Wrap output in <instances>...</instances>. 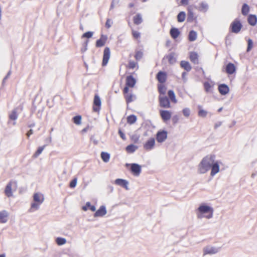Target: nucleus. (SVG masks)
<instances>
[{
	"label": "nucleus",
	"mask_w": 257,
	"mask_h": 257,
	"mask_svg": "<svg viewBox=\"0 0 257 257\" xmlns=\"http://www.w3.org/2000/svg\"><path fill=\"white\" fill-rule=\"evenodd\" d=\"M214 155L207 156L203 158L198 166V172L200 174H204L207 172L211 166L216 161Z\"/></svg>",
	"instance_id": "1"
},
{
	"label": "nucleus",
	"mask_w": 257,
	"mask_h": 257,
	"mask_svg": "<svg viewBox=\"0 0 257 257\" xmlns=\"http://www.w3.org/2000/svg\"><path fill=\"white\" fill-rule=\"evenodd\" d=\"M44 200L43 195L40 193H35L33 195L34 202L31 205V210L34 209L38 210L40 205L43 202Z\"/></svg>",
	"instance_id": "2"
},
{
	"label": "nucleus",
	"mask_w": 257,
	"mask_h": 257,
	"mask_svg": "<svg viewBox=\"0 0 257 257\" xmlns=\"http://www.w3.org/2000/svg\"><path fill=\"white\" fill-rule=\"evenodd\" d=\"M242 27V25L240 20L236 18L235 19L230 25V31L233 33H238Z\"/></svg>",
	"instance_id": "3"
},
{
	"label": "nucleus",
	"mask_w": 257,
	"mask_h": 257,
	"mask_svg": "<svg viewBox=\"0 0 257 257\" xmlns=\"http://www.w3.org/2000/svg\"><path fill=\"white\" fill-rule=\"evenodd\" d=\"M198 210L201 214L209 213L206 217L208 219L211 218L213 216V209L212 207L204 204L201 205L198 208Z\"/></svg>",
	"instance_id": "4"
},
{
	"label": "nucleus",
	"mask_w": 257,
	"mask_h": 257,
	"mask_svg": "<svg viewBox=\"0 0 257 257\" xmlns=\"http://www.w3.org/2000/svg\"><path fill=\"white\" fill-rule=\"evenodd\" d=\"M159 102L160 106L162 108H169L171 107L169 99L166 96L160 95L159 96Z\"/></svg>",
	"instance_id": "5"
},
{
	"label": "nucleus",
	"mask_w": 257,
	"mask_h": 257,
	"mask_svg": "<svg viewBox=\"0 0 257 257\" xmlns=\"http://www.w3.org/2000/svg\"><path fill=\"white\" fill-rule=\"evenodd\" d=\"M219 250V247L208 245L204 247L203 249V255L204 256L207 254H214L218 252Z\"/></svg>",
	"instance_id": "6"
},
{
	"label": "nucleus",
	"mask_w": 257,
	"mask_h": 257,
	"mask_svg": "<svg viewBox=\"0 0 257 257\" xmlns=\"http://www.w3.org/2000/svg\"><path fill=\"white\" fill-rule=\"evenodd\" d=\"M168 133L165 130H160L156 134V140L158 143L164 142L167 138Z\"/></svg>",
	"instance_id": "7"
},
{
	"label": "nucleus",
	"mask_w": 257,
	"mask_h": 257,
	"mask_svg": "<svg viewBox=\"0 0 257 257\" xmlns=\"http://www.w3.org/2000/svg\"><path fill=\"white\" fill-rule=\"evenodd\" d=\"M130 165V170L133 174L139 176L141 172V166L136 163H132Z\"/></svg>",
	"instance_id": "8"
},
{
	"label": "nucleus",
	"mask_w": 257,
	"mask_h": 257,
	"mask_svg": "<svg viewBox=\"0 0 257 257\" xmlns=\"http://www.w3.org/2000/svg\"><path fill=\"white\" fill-rule=\"evenodd\" d=\"M110 51L108 47H105L103 51L102 65L105 66L107 65L110 58Z\"/></svg>",
	"instance_id": "9"
},
{
	"label": "nucleus",
	"mask_w": 257,
	"mask_h": 257,
	"mask_svg": "<svg viewBox=\"0 0 257 257\" xmlns=\"http://www.w3.org/2000/svg\"><path fill=\"white\" fill-rule=\"evenodd\" d=\"M101 104V102L100 97L98 95H95L93 100V111L95 112H99L100 109Z\"/></svg>",
	"instance_id": "10"
},
{
	"label": "nucleus",
	"mask_w": 257,
	"mask_h": 257,
	"mask_svg": "<svg viewBox=\"0 0 257 257\" xmlns=\"http://www.w3.org/2000/svg\"><path fill=\"white\" fill-rule=\"evenodd\" d=\"M155 145V140L154 138L149 139L144 145V148L147 151H150L153 149Z\"/></svg>",
	"instance_id": "11"
},
{
	"label": "nucleus",
	"mask_w": 257,
	"mask_h": 257,
	"mask_svg": "<svg viewBox=\"0 0 257 257\" xmlns=\"http://www.w3.org/2000/svg\"><path fill=\"white\" fill-rule=\"evenodd\" d=\"M160 116L164 121L169 120L171 117V113L167 110H160Z\"/></svg>",
	"instance_id": "12"
},
{
	"label": "nucleus",
	"mask_w": 257,
	"mask_h": 257,
	"mask_svg": "<svg viewBox=\"0 0 257 257\" xmlns=\"http://www.w3.org/2000/svg\"><path fill=\"white\" fill-rule=\"evenodd\" d=\"M156 78L160 83H164L167 80V73L164 71H159L157 75Z\"/></svg>",
	"instance_id": "13"
},
{
	"label": "nucleus",
	"mask_w": 257,
	"mask_h": 257,
	"mask_svg": "<svg viewBox=\"0 0 257 257\" xmlns=\"http://www.w3.org/2000/svg\"><path fill=\"white\" fill-rule=\"evenodd\" d=\"M114 183L118 186H120L125 188L127 190L129 189L128 187V182L126 180L122 179H116L114 181Z\"/></svg>",
	"instance_id": "14"
},
{
	"label": "nucleus",
	"mask_w": 257,
	"mask_h": 257,
	"mask_svg": "<svg viewBox=\"0 0 257 257\" xmlns=\"http://www.w3.org/2000/svg\"><path fill=\"white\" fill-rule=\"evenodd\" d=\"M107 213L106 207L104 205L101 206L94 213V216L102 217L104 216Z\"/></svg>",
	"instance_id": "15"
},
{
	"label": "nucleus",
	"mask_w": 257,
	"mask_h": 257,
	"mask_svg": "<svg viewBox=\"0 0 257 257\" xmlns=\"http://www.w3.org/2000/svg\"><path fill=\"white\" fill-rule=\"evenodd\" d=\"M13 183L16 184V182L15 181H11L7 184L5 188V193L6 195L8 197L13 196V192L12 191V187Z\"/></svg>",
	"instance_id": "16"
},
{
	"label": "nucleus",
	"mask_w": 257,
	"mask_h": 257,
	"mask_svg": "<svg viewBox=\"0 0 257 257\" xmlns=\"http://www.w3.org/2000/svg\"><path fill=\"white\" fill-rule=\"evenodd\" d=\"M166 58L168 59V62L170 64H174L176 62V57L175 53L174 52H171L169 53L168 55H166L163 59V61Z\"/></svg>",
	"instance_id": "17"
},
{
	"label": "nucleus",
	"mask_w": 257,
	"mask_h": 257,
	"mask_svg": "<svg viewBox=\"0 0 257 257\" xmlns=\"http://www.w3.org/2000/svg\"><path fill=\"white\" fill-rule=\"evenodd\" d=\"M107 40V36L104 35H101L100 39L96 42V47H101L103 46Z\"/></svg>",
	"instance_id": "18"
},
{
	"label": "nucleus",
	"mask_w": 257,
	"mask_h": 257,
	"mask_svg": "<svg viewBox=\"0 0 257 257\" xmlns=\"http://www.w3.org/2000/svg\"><path fill=\"white\" fill-rule=\"evenodd\" d=\"M218 89L219 93L222 95L227 94L229 91V88L228 86L225 84H221L219 85Z\"/></svg>",
	"instance_id": "19"
},
{
	"label": "nucleus",
	"mask_w": 257,
	"mask_h": 257,
	"mask_svg": "<svg viewBox=\"0 0 257 257\" xmlns=\"http://www.w3.org/2000/svg\"><path fill=\"white\" fill-rule=\"evenodd\" d=\"M236 71V68L235 65L231 63H228L225 67V71L228 74H232L234 73Z\"/></svg>",
	"instance_id": "20"
},
{
	"label": "nucleus",
	"mask_w": 257,
	"mask_h": 257,
	"mask_svg": "<svg viewBox=\"0 0 257 257\" xmlns=\"http://www.w3.org/2000/svg\"><path fill=\"white\" fill-rule=\"evenodd\" d=\"M136 83V79L132 75H130L126 77L125 85L130 87H133Z\"/></svg>",
	"instance_id": "21"
},
{
	"label": "nucleus",
	"mask_w": 257,
	"mask_h": 257,
	"mask_svg": "<svg viewBox=\"0 0 257 257\" xmlns=\"http://www.w3.org/2000/svg\"><path fill=\"white\" fill-rule=\"evenodd\" d=\"M210 169L211 170L210 175L212 176H214L216 174H217L219 171V166L217 161H216L213 165L211 166Z\"/></svg>",
	"instance_id": "22"
},
{
	"label": "nucleus",
	"mask_w": 257,
	"mask_h": 257,
	"mask_svg": "<svg viewBox=\"0 0 257 257\" xmlns=\"http://www.w3.org/2000/svg\"><path fill=\"white\" fill-rule=\"evenodd\" d=\"M9 216L8 212L4 210L0 211V222L1 223H6L8 221V217Z\"/></svg>",
	"instance_id": "23"
},
{
	"label": "nucleus",
	"mask_w": 257,
	"mask_h": 257,
	"mask_svg": "<svg viewBox=\"0 0 257 257\" xmlns=\"http://www.w3.org/2000/svg\"><path fill=\"white\" fill-rule=\"evenodd\" d=\"M247 22L250 25L252 26H255L257 23L256 16L255 15H249L247 18Z\"/></svg>",
	"instance_id": "24"
},
{
	"label": "nucleus",
	"mask_w": 257,
	"mask_h": 257,
	"mask_svg": "<svg viewBox=\"0 0 257 257\" xmlns=\"http://www.w3.org/2000/svg\"><path fill=\"white\" fill-rule=\"evenodd\" d=\"M170 34L173 39H175L178 37L180 34V32L178 28H172L170 31Z\"/></svg>",
	"instance_id": "25"
},
{
	"label": "nucleus",
	"mask_w": 257,
	"mask_h": 257,
	"mask_svg": "<svg viewBox=\"0 0 257 257\" xmlns=\"http://www.w3.org/2000/svg\"><path fill=\"white\" fill-rule=\"evenodd\" d=\"M126 102L128 104L136 99V96L132 93H127L124 95Z\"/></svg>",
	"instance_id": "26"
},
{
	"label": "nucleus",
	"mask_w": 257,
	"mask_h": 257,
	"mask_svg": "<svg viewBox=\"0 0 257 257\" xmlns=\"http://www.w3.org/2000/svg\"><path fill=\"white\" fill-rule=\"evenodd\" d=\"M191 61L195 64H198V55L197 53L192 52L189 55Z\"/></svg>",
	"instance_id": "27"
},
{
	"label": "nucleus",
	"mask_w": 257,
	"mask_h": 257,
	"mask_svg": "<svg viewBox=\"0 0 257 257\" xmlns=\"http://www.w3.org/2000/svg\"><path fill=\"white\" fill-rule=\"evenodd\" d=\"M180 66L187 72H189L192 69L190 63L188 61H181L180 62Z\"/></svg>",
	"instance_id": "28"
},
{
	"label": "nucleus",
	"mask_w": 257,
	"mask_h": 257,
	"mask_svg": "<svg viewBox=\"0 0 257 257\" xmlns=\"http://www.w3.org/2000/svg\"><path fill=\"white\" fill-rule=\"evenodd\" d=\"M168 95L169 100L171 101L174 103H176L177 102V100L176 99L175 93L172 90H169L168 91Z\"/></svg>",
	"instance_id": "29"
},
{
	"label": "nucleus",
	"mask_w": 257,
	"mask_h": 257,
	"mask_svg": "<svg viewBox=\"0 0 257 257\" xmlns=\"http://www.w3.org/2000/svg\"><path fill=\"white\" fill-rule=\"evenodd\" d=\"M195 19L194 15L192 11L190 9L188 10L187 21L188 22L191 23Z\"/></svg>",
	"instance_id": "30"
},
{
	"label": "nucleus",
	"mask_w": 257,
	"mask_h": 257,
	"mask_svg": "<svg viewBox=\"0 0 257 257\" xmlns=\"http://www.w3.org/2000/svg\"><path fill=\"white\" fill-rule=\"evenodd\" d=\"M196 38L197 33L194 30L190 31L188 35L189 41L190 42H193L196 40Z\"/></svg>",
	"instance_id": "31"
},
{
	"label": "nucleus",
	"mask_w": 257,
	"mask_h": 257,
	"mask_svg": "<svg viewBox=\"0 0 257 257\" xmlns=\"http://www.w3.org/2000/svg\"><path fill=\"white\" fill-rule=\"evenodd\" d=\"M134 23L137 25H139L143 22L142 16L140 14H137L133 19Z\"/></svg>",
	"instance_id": "32"
},
{
	"label": "nucleus",
	"mask_w": 257,
	"mask_h": 257,
	"mask_svg": "<svg viewBox=\"0 0 257 257\" xmlns=\"http://www.w3.org/2000/svg\"><path fill=\"white\" fill-rule=\"evenodd\" d=\"M185 18L186 13L183 11L180 12L177 16V21L179 23L184 22Z\"/></svg>",
	"instance_id": "33"
},
{
	"label": "nucleus",
	"mask_w": 257,
	"mask_h": 257,
	"mask_svg": "<svg viewBox=\"0 0 257 257\" xmlns=\"http://www.w3.org/2000/svg\"><path fill=\"white\" fill-rule=\"evenodd\" d=\"M249 11V7L246 4H243L241 8V13L243 16H246Z\"/></svg>",
	"instance_id": "34"
},
{
	"label": "nucleus",
	"mask_w": 257,
	"mask_h": 257,
	"mask_svg": "<svg viewBox=\"0 0 257 257\" xmlns=\"http://www.w3.org/2000/svg\"><path fill=\"white\" fill-rule=\"evenodd\" d=\"M101 158L103 162L107 163L110 159V155L108 153L102 152L101 153Z\"/></svg>",
	"instance_id": "35"
},
{
	"label": "nucleus",
	"mask_w": 257,
	"mask_h": 257,
	"mask_svg": "<svg viewBox=\"0 0 257 257\" xmlns=\"http://www.w3.org/2000/svg\"><path fill=\"white\" fill-rule=\"evenodd\" d=\"M198 108L199 109L198 115L200 117H206L207 114V111L203 109L202 106L201 105H198Z\"/></svg>",
	"instance_id": "36"
},
{
	"label": "nucleus",
	"mask_w": 257,
	"mask_h": 257,
	"mask_svg": "<svg viewBox=\"0 0 257 257\" xmlns=\"http://www.w3.org/2000/svg\"><path fill=\"white\" fill-rule=\"evenodd\" d=\"M137 116L134 114H132L127 117V122L130 124L134 123L137 121Z\"/></svg>",
	"instance_id": "37"
},
{
	"label": "nucleus",
	"mask_w": 257,
	"mask_h": 257,
	"mask_svg": "<svg viewBox=\"0 0 257 257\" xmlns=\"http://www.w3.org/2000/svg\"><path fill=\"white\" fill-rule=\"evenodd\" d=\"M88 208H89L92 211H95L96 210L95 206L91 205L89 202H86L85 205L82 207V209L84 211H86Z\"/></svg>",
	"instance_id": "38"
},
{
	"label": "nucleus",
	"mask_w": 257,
	"mask_h": 257,
	"mask_svg": "<svg viewBox=\"0 0 257 257\" xmlns=\"http://www.w3.org/2000/svg\"><path fill=\"white\" fill-rule=\"evenodd\" d=\"M158 91L161 95H165L166 92L167 88L163 84H159L158 85Z\"/></svg>",
	"instance_id": "39"
},
{
	"label": "nucleus",
	"mask_w": 257,
	"mask_h": 257,
	"mask_svg": "<svg viewBox=\"0 0 257 257\" xmlns=\"http://www.w3.org/2000/svg\"><path fill=\"white\" fill-rule=\"evenodd\" d=\"M46 146V145H44L42 147H39L36 152L34 154L33 156V158H37L42 153V151L44 150Z\"/></svg>",
	"instance_id": "40"
},
{
	"label": "nucleus",
	"mask_w": 257,
	"mask_h": 257,
	"mask_svg": "<svg viewBox=\"0 0 257 257\" xmlns=\"http://www.w3.org/2000/svg\"><path fill=\"white\" fill-rule=\"evenodd\" d=\"M138 149V147L133 145L131 144L128 145L126 147V151L128 153H134L137 149Z\"/></svg>",
	"instance_id": "41"
},
{
	"label": "nucleus",
	"mask_w": 257,
	"mask_h": 257,
	"mask_svg": "<svg viewBox=\"0 0 257 257\" xmlns=\"http://www.w3.org/2000/svg\"><path fill=\"white\" fill-rule=\"evenodd\" d=\"M56 242L58 245H62L66 242V239L65 238L58 237L56 239Z\"/></svg>",
	"instance_id": "42"
},
{
	"label": "nucleus",
	"mask_w": 257,
	"mask_h": 257,
	"mask_svg": "<svg viewBox=\"0 0 257 257\" xmlns=\"http://www.w3.org/2000/svg\"><path fill=\"white\" fill-rule=\"evenodd\" d=\"M208 5L204 2H202L200 4L199 11L201 12H206L208 10Z\"/></svg>",
	"instance_id": "43"
},
{
	"label": "nucleus",
	"mask_w": 257,
	"mask_h": 257,
	"mask_svg": "<svg viewBox=\"0 0 257 257\" xmlns=\"http://www.w3.org/2000/svg\"><path fill=\"white\" fill-rule=\"evenodd\" d=\"M81 116L80 115L75 116L73 117V121L76 124L79 125L81 124Z\"/></svg>",
	"instance_id": "44"
},
{
	"label": "nucleus",
	"mask_w": 257,
	"mask_h": 257,
	"mask_svg": "<svg viewBox=\"0 0 257 257\" xmlns=\"http://www.w3.org/2000/svg\"><path fill=\"white\" fill-rule=\"evenodd\" d=\"M9 117H10V119H11V120H15L17 119L18 115H17V110L16 109H14L12 111L11 114H10L9 115Z\"/></svg>",
	"instance_id": "45"
},
{
	"label": "nucleus",
	"mask_w": 257,
	"mask_h": 257,
	"mask_svg": "<svg viewBox=\"0 0 257 257\" xmlns=\"http://www.w3.org/2000/svg\"><path fill=\"white\" fill-rule=\"evenodd\" d=\"M143 56V53L140 51H137L136 52V54L135 55V59L137 61L140 60Z\"/></svg>",
	"instance_id": "46"
},
{
	"label": "nucleus",
	"mask_w": 257,
	"mask_h": 257,
	"mask_svg": "<svg viewBox=\"0 0 257 257\" xmlns=\"http://www.w3.org/2000/svg\"><path fill=\"white\" fill-rule=\"evenodd\" d=\"M93 34V33L92 32H91V31L87 32L82 35V38H86L88 39L92 37Z\"/></svg>",
	"instance_id": "47"
},
{
	"label": "nucleus",
	"mask_w": 257,
	"mask_h": 257,
	"mask_svg": "<svg viewBox=\"0 0 257 257\" xmlns=\"http://www.w3.org/2000/svg\"><path fill=\"white\" fill-rule=\"evenodd\" d=\"M252 46H253V42L250 39H249L247 41V47L246 51L247 52H249L250 51V50L251 49V48H252Z\"/></svg>",
	"instance_id": "48"
},
{
	"label": "nucleus",
	"mask_w": 257,
	"mask_h": 257,
	"mask_svg": "<svg viewBox=\"0 0 257 257\" xmlns=\"http://www.w3.org/2000/svg\"><path fill=\"white\" fill-rule=\"evenodd\" d=\"M211 85L208 82H205L204 83V87L206 92H209L210 90Z\"/></svg>",
	"instance_id": "49"
},
{
	"label": "nucleus",
	"mask_w": 257,
	"mask_h": 257,
	"mask_svg": "<svg viewBox=\"0 0 257 257\" xmlns=\"http://www.w3.org/2000/svg\"><path fill=\"white\" fill-rule=\"evenodd\" d=\"M182 112L185 117H188L190 114V110L188 108H185L182 110Z\"/></svg>",
	"instance_id": "50"
},
{
	"label": "nucleus",
	"mask_w": 257,
	"mask_h": 257,
	"mask_svg": "<svg viewBox=\"0 0 257 257\" xmlns=\"http://www.w3.org/2000/svg\"><path fill=\"white\" fill-rule=\"evenodd\" d=\"M77 178H74L71 181V182H70V184H69V187L70 188H74L76 184H77Z\"/></svg>",
	"instance_id": "51"
},
{
	"label": "nucleus",
	"mask_w": 257,
	"mask_h": 257,
	"mask_svg": "<svg viewBox=\"0 0 257 257\" xmlns=\"http://www.w3.org/2000/svg\"><path fill=\"white\" fill-rule=\"evenodd\" d=\"M137 64V63L133 61H130L128 62V68L130 69H134L136 65Z\"/></svg>",
	"instance_id": "52"
},
{
	"label": "nucleus",
	"mask_w": 257,
	"mask_h": 257,
	"mask_svg": "<svg viewBox=\"0 0 257 257\" xmlns=\"http://www.w3.org/2000/svg\"><path fill=\"white\" fill-rule=\"evenodd\" d=\"M119 0H112L111 5H110V9H113L115 6H116L118 3Z\"/></svg>",
	"instance_id": "53"
},
{
	"label": "nucleus",
	"mask_w": 257,
	"mask_h": 257,
	"mask_svg": "<svg viewBox=\"0 0 257 257\" xmlns=\"http://www.w3.org/2000/svg\"><path fill=\"white\" fill-rule=\"evenodd\" d=\"M118 134H119L120 138L123 140H126V137H125V136L124 134L121 131V130L120 129H119V130H118Z\"/></svg>",
	"instance_id": "54"
},
{
	"label": "nucleus",
	"mask_w": 257,
	"mask_h": 257,
	"mask_svg": "<svg viewBox=\"0 0 257 257\" xmlns=\"http://www.w3.org/2000/svg\"><path fill=\"white\" fill-rule=\"evenodd\" d=\"M179 116L177 115H175L174 116H173L172 117V122L174 124H176L178 122V120H179Z\"/></svg>",
	"instance_id": "55"
},
{
	"label": "nucleus",
	"mask_w": 257,
	"mask_h": 257,
	"mask_svg": "<svg viewBox=\"0 0 257 257\" xmlns=\"http://www.w3.org/2000/svg\"><path fill=\"white\" fill-rule=\"evenodd\" d=\"M132 34L133 37L136 39H137L140 37V33L137 31H133Z\"/></svg>",
	"instance_id": "56"
},
{
	"label": "nucleus",
	"mask_w": 257,
	"mask_h": 257,
	"mask_svg": "<svg viewBox=\"0 0 257 257\" xmlns=\"http://www.w3.org/2000/svg\"><path fill=\"white\" fill-rule=\"evenodd\" d=\"M88 43V40H86L84 42L83 48L81 49V51L82 52H85V51L87 50V47Z\"/></svg>",
	"instance_id": "57"
},
{
	"label": "nucleus",
	"mask_w": 257,
	"mask_h": 257,
	"mask_svg": "<svg viewBox=\"0 0 257 257\" xmlns=\"http://www.w3.org/2000/svg\"><path fill=\"white\" fill-rule=\"evenodd\" d=\"M111 24L112 22L111 23L110 20L109 19H107L105 23V27L108 29L111 27Z\"/></svg>",
	"instance_id": "58"
},
{
	"label": "nucleus",
	"mask_w": 257,
	"mask_h": 257,
	"mask_svg": "<svg viewBox=\"0 0 257 257\" xmlns=\"http://www.w3.org/2000/svg\"><path fill=\"white\" fill-rule=\"evenodd\" d=\"M129 87L130 86H127V85H125V86L124 87L123 90L124 95H125V94L128 93V90H129L128 87Z\"/></svg>",
	"instance_id": "59"
},
{
	"label": "nucleus",
	"mask_w": 257,
	"mask_h": 257,
	"mask_svg": "<svg viewBox=\"0 0 257 257\" xmlns=\"http://www.w3.org/2000/svg\"><path fill=\"white\" fill-rule=\"evenodd\" d=\"M11 74V71H9V72L8 73L7 75L4 77L3 80V84H4L6 80L8 78V77L10 76V75Z\"/></svg>",
	"instance_id": "60"
},
{
	"label": "nucleus",
	"mask_w": 257,
	"mask_h": 257,
	"mask_svg": "<svg viewBox=\"0 0 257 257\" xmlns=\"http://www.w3.org/2000/svg\"><path fill=\"white\" fill-rule=\"evenodd\" d=\"M11 74V71H9V72L8 73L7 75L4 77L3 80V84H4L6 80L8 78V77L10 76V75Z\"/></svg>",
	"instance_id": "61"
},
{
	"label": "nucleus",
	"mask_w": 257,
	"mask_h": 257,
	"mask_svg": "<svg viewBox=\"0 0 257 257\" xmlns=\"http://www.w3.org/2000/svg\"><path fill=\"white\" fill-rule=\"evenodd\" d=\"M221 124H222L221 121H218L215 124L214 128H217V127H219Z\"/></svg>",
	"instance_id": "62"
},
{
	"label": "nucleus",
	"mask_w": 257,
	"mask_h": 257,
	"mask_svg": "<svg viewBox=\"0 0 257 257\" xmlns=\"http://www.w3.org/2000/svg\"><path fill=\"white\" fill-rule=\"evenodd\" d=\"M180 3L182 5H187L188 4V0H181Z\"/></svg>",
	"instance_id": "63"
},
{
	"label": "nucleus",
	"mask_w": 257,
	"mask_h": 257,
	"mask_svg": "<svg viewBox=\"0 0 257 257\" xmlns=\"http://www.w3.org/2000/svg\"><path fill=\"white\" fill-rule=\"evenodd\" d=\"M33 134V130L31 129L26 134V135L28 138H29L30 136Z\"/></svg>",
	"instance_id": "64"
}]
</instances>
